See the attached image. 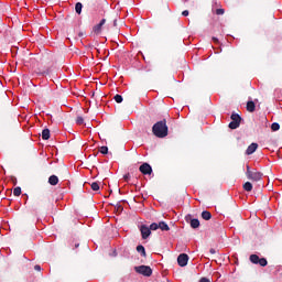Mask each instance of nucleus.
<instances>
[{"mask_svg": "<svg viewBox=\"0 0 282 282\" xmlns=\"http://www.w3.org/2000/svg\"><path fill=\"white\" fill-rule=\"evenodd\" d=\"M152 133L156 138H166L169 135V126H166V119H163L152 127Z\"/></svg>", "mask_w": 282, "mask_h": 282, "instance_id": "1", "label": "nucleus"}, {"mask_svg": "<svg viewBox=\"0 0 282 282\" xmlns=\"http://www.w3.org/2000/svg\"><path fill=\"white\" fill-rule=\"evenodd\" d=\"M134 270L138 274H142L143 276H151V274H153V269L149 265L134 267Z\"/></svg>", "mask_w": 282, "mask_h": 282, "instance_id": "2", "label": "nucleus"}, {"mask_svg": "<svg viewBox=\"0 0 282 282\" xmlns=\"http://www.w3.org/2000/svg\"><path fill=\"white\" fill-rule=\"evenodd\" d=\"M247 180H250L251 182H261V180H263V173L253 169L252 172L247 174Z\"/></svg>", "mask_w": 282, "mask_h": 282, "instance_id": "3", "label": "nucleus"}, {"mask_svg": "<svg viewBox=\"0 0 282 282\" xmlns=\"http://www.w3.org/2000/svg\"><path fill=\"white\" fill-rule=\"evenodd\" d=\"M231 122L229 123V129H239L240 124H241V116L237 115V113H231Z\"/></svg>", "mask_w": 282, "mask_h": 282, "instance_id": "4", "label": "nucleus"}, {"mask_svg": "<svg viewBox=\"0 0 282 282\" xmlns=\"http://www.w3.org/2000/svg\"><path fill=\"white\" fill-rule=\"evenodd\" d=\"M139 171L142 173V175H151L153 173V169L149 163H143L140 165Z\"/></svg>", "mask_w": 282, "mask_h": 282, "instance_id": "5", "label": "nucleus"}, {"mask_svg": "<svg viewBox=\"0 0 282 282\" xmlns=\"http://www.w3.org/2000/svg\"><path fill=\"white\" fill-rule=\"evenodd\" d=\"M177 263L181 268H186V265H188V254L186 253H181L177 257Z\"/></svg>", "mask_w": 282, "mask_h": 282, "instance_id": "6", "label": "nucleus"}, {"mask_svg": "<svg viewBox=\"0 0 282 282\" xmlns=\"http://www.w3.org/2000/svg\"><path fill=\"white\" fill-rule=\"evenodd\" d=\"M140 232L142 239H149V237H151V229L147 225L140 226Z\"/></svg>", "mask_w": 282, "mask_h": 282, "instance_id": "7", "label": "nucleus"}, {"mask_svg": "<svg viewBox=\"0 0 282 282\" xmlns=\"http://www.w3.org/2000/svg\"><path fill=\"white\" fill-rule=\"evenodd\" d=\"M105 23H107V20L106 19H102L100 21V23H98L97 25L94 26V32L95 34H100V32L102 31V25H105Z\"/></svg>", "mask_w": 282, "mask_h": 282, "instance_id": "8", "label": "nucleus"}, {"mask_svg": "<svg viewBox=\"0 0 282 282\" xmlns=\"http://www.w3.org/2000/svg\"><path fill=\"white\" fill-rule=\"evenodd\" d=\"M257 149H259V144L257 143H251L247 150H246V154L247 155H252V153H254V151H257Z\"/></svg>", "mask_w": 282, "mask_h": 282, "instance_id": "9", "label": "nucleus"}, {"mask_svg": "<svg viewBox=\"0 0 282 282\" xmlns=\"http://www.w3.org/2000/svg\"><path fill=\"white\" fill-rule=\"evenodd\" d=\"M256 109H257V106L254 105V101L247 102V111H249V113H254Z\"/></svg>", "mask_w": 282, "mask_h": 282, "instance_id": "10", "label": "nucleus"}, {"mask_svg": "<svg viewBox=\"0 0 282 282\" xmlns=\"http://www.w3.org/2000/svg\"><path fill=\"white\" fill-rule=\"evenodd\" d=\"M48 184H51V186H56V184H58V176L56 175H51L48 177Z\"/></svg>", "mask_w": 282, "mask_h": 282, "instance_id": "11", "label": "nucleus"}, {"mask_svg": "<svg viewBox=\"0 0 282 282\" xmlns=\"http://www.w3.org/2000/svg\"><path fill=\"white\" fill-rule=\"evenodd\" d=\"M202 218L205 219V221H209V219H213V214H210L208 210H205L202 213Z\"/></svg>", "mask_w": 282, "mask_h": 282, "instance_id": "12", "label": "nucleus"}, {"mask_svg": "<svg viewBox=\"0 0 282 282\" xmlns=\"http://www.w3.org/2000/svg\"><path fill=\"white\" fill-rule=\"evenodd\" d=\"M261 258H259V256L257 254H251L249 260L251 261V263H254V265H259V261Z\"/></svg>", "mask_w": 282, "mask_h": 282, "instance_id": "13", "label": "nucleus"}, {"mask_svg": "<svg viewBox=\"0 0 282 282\" xmlns=\"http://www.w3.org/2000/svg\"><path fill=\"white\" fill-rule=\"evenodd\" d=\"M189 225H191V228H194V229L199 228V219L197 218L191 219Z\"/></svg>", "mask_w": 282, "mask_h": 282, "instance_id": "14", "label": "nucleus"}, {"mask_svg": "<svg viewBox=\"0 0 282 282\" xmlns=\"http://www.w3.org/2000/svg\"><path fill=\"white\" fill-rule=\"evenodd\" d=\"M137 252L141 253V257H147V250L144 249V246L139 245L137 247Z\"/></svg>", "mask_w": 282, "mask_h": 282, "instance_id": "15", "label": "nucleus"}, {"mask_svg": "<svg viewBox=\"0 0 282 282\" xmlns=\"http://www.w3.org/2000/svg\"><path fill=\"white\" fill-rule=\"evenodd\" d=\"M242 188H243V191H246L247 193H250V192L252 191V183L246 182V183L242 185Z\"/></svg>", "mask_w": 282, "mask_h": 282, "instance_id": "16", "label": "nucleus"}, {"mask_svg": "<svg viewBox=\"0 0 282 282\" xmlns=\"http://www.w3.org/2000/svg\"><path fill=\"white\" fill-rule=\"evenodd\" d=\"M159 228H160V230H165V231L171 230L169 225L166 223H164V221L159 223Z\"/></svg>", "mask_w": 282, "mask_h": 282, "instance_id": "17", "label": "nucleus"}, {"mask_svg": "<svg viewBox=\"0 0 282 282\" xmlns=\"http://www.w3.org/2000/svg\"><path fill=\"white\" fill-rule=\"evenodd\" d=\"M75 11L77 12V14H80V12H83V3L77 2L75 4Z\"/></svg>", "mask_w": 282, "mask_h": 282, "instance_id": "18", "label": "nucleus"}, {"mask_svg": "<svg viewBox=\"0 0 282 282\" xmlns=\"http://www.w3.org/2000/svg\"><path fill=\"white\" fill-rule=\"evenodd\" d=\"M91 191H100V184L98 182H94L90 184Z\"/></svg>", "mask_w": 282, "mask_h": 282, "instance_id": "19", "label": "nucleus"}, {"mask_svg": "<svg viewBox=\"0 0 282 282\" xmlns=\"http://www.w3.org/2000/svg\"><path fill=\"white\" fill-rule=\"evenodd\" d=\"M50 138V129H44L42 131V139L47 140Z\"/></svg>", "mask_w": 282, "mask_h": 282, "instance_id": "20", "label": "nucleus"}, {"mask_svg": "<svg viewBox=\"0 0 282 282\" xmlns=\"http://www.w3.org/2000/svg\"><path fill=\"white\" fill-rule=\"evenodd\" d=\"M258 265H261V268H265V265H268V260L265 258H260Z\"/></svg>", "mask_w": 282, "mask_h": 282, "instance_id": "21", "label": "nucleus"}, {"mask_svg": "<svg viewBox=\"0 0 282 282\" xmlns=\"http://www.w3.org/2000/svg\"><path fill=\"white\" fill-rule=\"evenodd\" d=\"M279 129H281V124H279L278 122H273L271 124V130L272 131H279Z\"/></svg>", "mask_w": 282, "mask_h": 282, "instance_id": "22", "label": "nucleus"}, {"mask_svg": "<svg viewBox=\"0 0 282 282\" xmlns=\"http://www.w3.org/2000/svg\"><path fill=\"white\" fill-rule=\"evenodd\" d=\"M99 153H101L102 155H107V153H109V148H107V147H101L100 149H99Z\"/></svg>", "mask_w": 282, "mask_h": 282, "instance_id": "23", "label": "nucleus"}, {"mask_svg": "<svg viewBox=\"0 0 282 282\" xmlns=\"http://www.w3.org/2000/svg\"><path fill=\"white\" fill-rule=\"evenodd\" d=\"M149 228H150V231H151V230H158V229H160V224H158V223H152Z\"/></svg>", "mask_w": 282, "mask_h": 282, "instance_id": "24", "label": "nucleus"}, {"mask_svg": "<svg viewBox=\"0 0 282 282\" xmlns=\"http://www.w3.org/2000/svg\"><path fill=\"white\" fill-rule=\"evenodd\" d=\"M215 14H217L218 17H221V15L226 14V10H224V9H216Z\"/></svg>", "mask_w": 282, "mask_h": 282, "instance_id": "25", "label": "nucleus"}, {"mask_svg": "<svg viewBox=\"0 0 282 282\" xmlns=\"http://www.w3.org/2000/svg\"><path fill=\"white\" fill-rule=\"evenodd\" d=\"M13 195H14L15 197L21 196V187H15V188L13 189Z\"/></svg>", "mask_w": 282, "mask_h": 282, "instance_id": "26", "label": "nucleus"}, {"mask_svg": "<svg viewBox=\"0 0 282 282\" xmlns=\"http://www.w3.org/2000/svg\"><path fill=\"white\" fill-rule=\"evenodd\" d=\"M113 99L116 100V102H118L120 105V102H122L123 98L121 97V95H116L113 97Z\"/></svg>", "mask_w": 282, "mask_h": 282, "instance_id": "27", "label": "nucleus"}, {"mask_svg": "<svg viewBox=\"0 0 282 282\" xmlns=\"http://www.w3.org/2000/svg\"><path fill=\"white\" fill-rule=\"evenodd\" d=\"M76 124H85V119L83 117H77Z\"/></svg>", "mask_w": 282, "mask_h": 282, "instance_id": "28", "label": "nucleus"}, {"mask_svg": "<svg viewBox=\"0 0 282 282\" xmlns=\"http://www.w3.org/2000/svg\"><path fill=\"white\" fill-rule=\"evenodd\" d=\"M246 169H247L246 175L248 176L249 173H252V170L250 169V165H247Z\"/></svg>", "mask_w": 282, "mask_h": 282, "instance_id": "29", "label": "nucleus"}, {"mask_svg": "<svg viewBox=\"0 0 282 282\" xmlns=\"http://www.w3.org/2000/svg\"><path fill=\"white\" fill-rule=\"evenodd\" d=\"M129 177H131V175H130V174H126V175L123 176V180H124L126 182H129Z\"/></svg>", "mask_w": 282, "mask_h": 282, "instance_id": "30", "label": "nucleus"}, {"mask_svg": "<svg viewBox=\"0 0 282 282\" xmlns=\"http://www.w3.org/2000/svg\"><path fill=\"white\" fill-rule=\"evenodd\" d=\"M199 282H210V280L207 279V278H202V279L199 280Z\"/></svg>", "mask_w": 282, "mask_h": 282, "instance_id": "31", "label": "nucleus"}, {"mask_svg": "<svg viewBox=\"0 0 282 282\" xmlns=\"http://www.w3.org/2000/svg\"><path fill=\"white\" fill-rule=\"evenodd\" d=\"M182 15H183V17H188V10L183 11V12H182Z\"/></svg>", "mask_w": 282, "mask_h": 282, "instance_id": "32", "label": "nucleus"}, {"mask_svg": "<svg viewBox=\"0 0 282 282\" xmlns=\"http://www.w3.org/2000/svg\"><path fill=\"white\" fill-rule=\"evenodd\" d=\"M34 270H36L37 272H41V265H39V264L35 265V267H34Z\"/></svg>", "mask_w": 282, "mask_h": 282, "instance_id": "33", "label": "nucleus"}, {"mask_svg": "<svg viewBox=\"0 0 282 282\" xmlns=\"http://www.w3.org/2000/svg\"><path fill=\"white\" fill-rule=\"evenodd\" d=\"M209 252H210V254H217V251L213 248L209 250Z\"/></svg>", "mask_w": 282, "mask_h": 282, "instance_id": "34", "label": "nucleus"}, {"mask_svg": "<svg viewBox=\"0 0 282 282\" xmlns=\"http://www.w3.org/2000/svg\"><path fill=\"white\" fill-rule=\"evenodd\" d=\"M118 25V19L113 20V28H116Z\"/></svg>", "mask_w": 282, "mask_h": 282, "instance_id": "35", "label": "nucleus"}, {"mask_svg": "<svg viewBox=\"0 0 282 282\" xmlns=\"http://www.w3.org/2000/svg\"><path fill=\"white\" fill-rule=\"evenodd\" d=\"M78 36H85V33L79 32V33H78Z\"/></svg>", "mask_w": 282, "mask_h": 282, "instance_id": "36", "label": "nucleus"}, {"mask_svg": "<svg viewBox=\"0 0 282 282\" xmlns=\"http://www.w3.org/2000/svg\"><path fill=\"white\" fill-rule=\"evenodd\" d=\"M213 41H215V43H217L218 40H217V37H213Z\"/></svg>", "mask_w": 282, "mask_h": 282, "instance_id": "37", "label": "nucleus"}, {"mask_svg": "<svg viewBox=\"0 0 282 282\" xmlns=\"http://www.w3.org/2000/svg\"><path fill=\"white\" fill-rule=\"evenodd\" d=\"M45 199V202H50V198H44Z\"/></svg>", "mask_w": 282, "mask_h": 282, "instance_id": "38", "label": "nucleus"}]
</instances>
